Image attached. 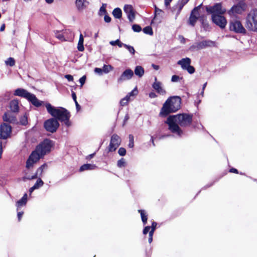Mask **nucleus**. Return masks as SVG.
<instances>
[{
    "mask_svg": "<svg viewBox=\"0 0 257 257\" xmlns=\"http://www.w3.org/2000/svg\"><path fill=\"white\" fill-rule=\"evenodd\" d=\"M59 125L58 121L54 118H51L47 119L44 123V126L46 130L52 133L56 132Z\"/></svg>",
    "mask_w": 257,
    "mask_h": 257,
    "instance_id": "obj_10",
    "label": "nucleus"
},
{
    "mask_svg": "<svg viewBox=\"0 0 257 257\" xmlns=\"http://www.w3.org/2000/svg\"><path fill=\"white\" fill-rule=\"evenodd\" d=\"M112 15L116 19L121 18L122 16V12L121 9L118 8H115L112 12Z\"/></svg>",
    "mask_w": 257,
    "mask_h": 257,
    "instance_id": "obj_29",
    "label": "nucleus"
},
{
    "mask_svg": "<svg viewBox=\"0 0 257 257\" xmlns=\"http://www.w3.org/2000/svg\"><path fill=\"white\" fill-rule=\"evenodd\" d=\"M10 107L11 110L14 112H18L19 109V101L18 100H13L10 102Z\"/></svg>",
    "mask_w": 257,
    "mask_h": 257,
    "instance_id": "obj_24",
    "label": "nucleus"
},
{
    "mask_svg": "<svg viewBox=\"0 0 257 257\" xmlns=\"http://www.w3.org/2000/svg\"><path fill=\"white\" fill-rule=\"evenodd\" d=\"M134 72L131 69H126L117 79V82L120 83L123 81L130 80L134 76Z\"/></svg>",
    "mask_w": 257,
    "mask_h": 257,
    "instance_id": "obj_17",
    "label": "nucleus"
},
{
    "mask_svg": "<svg viewBox=\"0 0 257 257\" xmlns=\"http://www.w3.org/2000/svg\"><path fill=\"white\" fill-rule=\"evenodd\" d=\"M65 33L66 32H58L56 34V37L61 41H65L67 40V39L65 37Z\"/></svg>",
    "mask_w": 257,
    "mask_h": 257,
    "instance_id": "obj_31",
    "label": "nucleus"
},
{
    "mask_svg": "<svg viewBox=\"0 0 257 257\" xmlns=\"http://www.w3.org/2000/svg\"><path fill=\"white\" fill-rule=\"evenodd\" d=\"M124 45H126V44H124L122 42H121L119 40V42H118V44H117V46L119 47H124Z\"/></svg>",
    "mask_w": 257,
    "mask_h": 257,
    "instance_id": "obj_60",
    "label": "nucleus"
},
{
    "mask_svg": "<svg viewBox=\"0 0 257 257\" xmlns=\"http://www.w3.org/2000/svg\"><path fill=\"white\" fill-rule=\"evenodd\" d=\"M3 152V150L2 143L0 141V159L2 158V155Z\"/></svg>",
    "mask_w": 257,
    "mask_h": 257,
    "instance_id": "obj_57",
    "label": "nucleus"
},
{
    "mask_svg": "<svg viewBox=\"0 0 257 257\" xmlns=\"http://www.w3.org/2000/svg\"><path fill=\"white\" fill-rule=\"evenodd\" d=\"M5 63L7 65L13 66L15 64V61L13 58L10 57L5 61Z\"/></svg>",
    "mask_w": 257,
    "mask_h": 257,
    "instance_id": "obj_37",
    "label": "nucleus"
},
{
    "mask_svg": "<svg viewBox=\"0 0 257 257\" xmlns=\"http://www.w3.org/2000/svg\"><path fill=\"white\" fill-rule=\"evenodd\" d=\"M246 27L250 31L257 32V9H253L246 18Z\"/></svg>",
    "mask_w": 257,
    "mask_h": 257,
    "instance_id": "obj_6",
    "label": "nucleus"
},
{
    "mask_svg": "<svg viewBox=\"0 0 257 257\" xmlns=\"http://www.w3.org/2000/svg\"><path fill=\"white\" fill-rule=\"evenodd\" d=\"M14 95L27 99L33 105L36 107H40L43 103V101L39 100L34 94L29 92L27 90L23 88L16 89Z\"/></svg>",
    "mask_w": 257,
    "mask_h": 257,
    "instance_id": "obj_5",
    "label": "nucleus"
},
{
    "mask_svg": "<svg viewBox=\"0 0 257 257\" xmlns=\"http://www.w3.org/2000/svg\"><path fill=\"white\" fill-rule=\"evenodd\" d=\"M75 105H76V107L77 110L79 111L80 110V105L78 104L77 101L75 102Z\"/></svg>",
    "mask_w": 257,
    "mask_h": 257,
    "instance_id": "obj_62",
    "label": "nucleus"
},
{
    "mask_svg": "<svg viewBox=\"0 0 257 257\" xmlns=\"http://www.w3.org/2000/svg\"><path fill=\"white\" fill-rule=\"evenodd\" d=\"M157 225V223L156 222H153L152 224V226H150L151 230L155 231Z\"/></svg>",
    "mask_w": 257,
    "mask_h": 257,
    "instance_id": "obj_53",
    "label": "nucleus"
},
{
    "mask_svg": "<svg viewBox=\"0 0 257 257\" xmlns=\"http://www.w3.org/2000/svg\"><path fill=\"white\" fill-rule=\"evenodd\" d=\"M118 42H119V40L117 39L115 41H111L109 42V44L112 45V46H114V45H117V44H118Z\"/></svg>",
    "mask_w": 257,
    "mask_h": 257,
    "instance_id": "obj_55",
    "label": "nucleus"
},
{
    "mask_svg": "<svg viewBox=\"0 0 257 257\" xmlns=\"http://www.w3.org/2000/svg\"><path fill=\"white\" fill-rule=\"evenodd\" d=\"M84 39L83 35L81 34L79 36V41L77 45V49L78 51L82 52L84 50V47L83 46Z\"/></svg>",
    "mask_w": 257,
    "mask_h": 257,
    "instance_id": "obj_28",
    "label": "nucleus"
},
{
    "mask_svg": "<svg viewBox=\"0 0 257 257\" xmlns=\"http://www.w3.org/2000/svg\"><path fill=\"white\" fill-rule=\"evenodd\" d=\"M151 229V227L149 226H146L143 230V234H146Z\"/></svg>",
    "mask_w": 257,
    "mask_h": 257,
    "instance_id": "obj_52",
    "label": "nucleus"
},
{
    "mask_svg": "<svg viewBox=\"0 0 257 257\" xmlns=\"http://www.w3.org/2000/svg\"><path fill=\"white\" fill-rule=\"evenodd\" d=\"M121 143L120 138L116 134H113L110 139V142L108 146V151L113 152L119 147Z\"/></svg>",
    "mask_w": 257,
    "mask_h": 257,
    "instance_id": "obj_12",
    "label": "nucleus"
},
{
    "mask_svg": "<svg viewBox=\"0 0 257 257\" xmlns=\"http://www.w3.org/2000/svg\"><path fill=\"white\" fill-rule=\"evenodd\" d=\"M229 29L236 33L245 34L246 30L240 21L235 19H231L229 23Z\"/></svg>",
    "mask_w": 257,
    "mask_h": 257,
    "instance_id": "obj_9",
    "label": "nucleus"
},
{
    "mask_svg": "<svg viewBox=\"0 0 257 257\" xmlns=\"http://www.w3.org/2000/svg\"><path fill=\"white\" fill-rule=\"evenodd\" d=\"M132 29L135 32H140L142 31L141 26L137 24H134L132 26Z\"/></svg>",
    "mask_w": 257,
    "mask_h": 257,
    "instance_id": "obj_42",
    "label": "nucleus"
},
{
    "mask_svg": "<svg viewBox=\"0 0 257 257\" xmlns=\"http://www.w3.org/2000/svg\"><path fill=\"white\" fill-rule=\"evenodd\" d=\"M117 165L119 168H122L125 167V161L123 158H121L117 161Z\"/></svg>",
    "mask_w": 257,
    "mask_h": 257,
    "instance_id": "obj_39",
    "label": "nucleus"
},
{
    "mask_svg": "<svg viewBox=\"0 0 257 257\" xmlns=\"http://www.w3.org/2000/svg\"><path fill=\"white\" fill-rule=\"evenodd\" d=\"M179 39L181 43H184V44L185 43L186 39L182 36H179Z\"/></svg>",
    "mask_w": 257,
    "mask_h": 257,
    "instance_id": "obj_56",
    "label": "nucleus"
},
{
    "mask_svg": "<svg viewBox=\"0 0 257 257\" xmlns=\"http://www.w3.org/2000/svg\"><path fill=\"white\" fill-rule=\"evenodd\" d=\"M94 71L95 73H97L99 75H102V73L103 72L102 69L99 68H95Z\"/></svg>",
    "mask_w": 257,
    "mask_h": 257,
    "instance_id": "obj_46",
    "label": "nucleus"
},
{
    "mask_svg": "<svg viewBox=\"0 0 257 257\" xmlns=\"http://www.w3.org/2000/svg\"><path fill=\"white\" fill-rule=\"evenodd\" d=\"M86 80V76H83L79 79V82L81 83V86L84 84Z\"/></svg>",
    "mask_w": 257,
    "mask_h": 257,
    "instance_id": "obj_48",
    "label": "nucleus"
},
{
    "mask_svg": "<svg viewBox=\"0 0 257 257\" xmlns=\"http://www.w3.org/2000/svg\"><path fill=\"white\" fill-rule=\"evenodd\" d=\"M72 96L73 99L74 101V102L77 101V100H76V95L75 92H72Z\"/></svg>",
    "mask_w": 257,
    "mask_h": 257,
    "instance_id": "obj_61",
    "label": "nucleus"
},
{
    "mask_svg": "<svg viewBox=\"0 0 257 257\" xmlns=\"http://www.w3.org/2000/svg\"><path fill=\"white\" fill-rule=\"evenodd\" d=\"M189 0H179L176 6V9H177V12L176 14V17L179 15L181 11L182 8L184 6L185 4H186Z\"/></svg>",
    "mask_w": 257,
    "mask_h": 257,
    "instance_id": "obj_23",
    "label": "nucleus"
},
{
    "mask_svg": "<svg viewBox=\"0 0 257 257\" xmlns=\"http://www.w3.org/2000/svg\"><path fill=\"white\" fill-rule=\"evenodd\" d=\"M97 167L94 164H84L80 167L79 170L80 172H83L86 170H92L96 168Z\"/></svg>",
    "mask_w": 257,
    "mask_h": 257,
    "instance_id": "obj_25",
    "label": "nucleus"
},
{
    "mask_svg": "<svg viewBox=\"0 0 257 257\" xmlns=\"http://www.w3.org/2000/svg\"><path fill=\"white\" fill-rule=\"evenodd\" d=\"M3 119L5 121L14 122L16 120L15 117L12 115L10 112H6L3 116Z\"/></svg>",
    "mask_w": 257,
    "mask_h": 257,
    "instance_id": "obj_26",
    "label": "nucleus"
},
{
    "mask_svg": "<svg viewBox=\"0 0 257 257\" xmlns=\"http://www.w3.org/2000/svg\"><path fill=\"white\" fill-rule=\"evenodd\" d=\"M138 93V91L137 87H135L131 92L128 93L126 96L128 97L127 98L130 100L131 96H136Z\"/></svg>",
    "mask_w": 257,
    "mask_h": 257,
    "instance_id": "obj_34",
    "label": "nucleus"
},
{
    "mask_svg": "<svg viewBox=\"0 0 257 257\" xmlns=\"http://www.w3.org/2000/svg\"><path fill=\"white\" fill-rule=\"evenodd\" d=\"M21 122L22 124L25 125L27 123V119L25 116H24L21 119Z\"/></svg>",
    "mask_w": 257,
    "mask_h": 257,
    "instance_id": "obj_50",
    "label": "nucleus"
},
{
    "mask_svg": "<svg viewBox=\"0 0 257 257\" xmlns=\"http://www.w3.org/2000/svg\"><path fill=\"white\" fill-rule=\"evenodd\" d=\"M181 99L179 96H174L169 98L163 104L160 113V115L166 116L174 112L181 107Z\"/></svg>",
    "mask_w": 257,
    "mask_h": 257,
    "instance_id": "obj_4",
    "label": "nucleus"
},
{
    "mask_svg": "<svg viewBox=\"0 0 257 257\" xmlns=\"http://www.w3.org/2000/svg\"><path fill=\"white\" fill-rule=\"evenodd\" d=\"M104 20L106 23H109L111 21V19L108 15L105 14Z\"/></svg>",
    "mask_w": 257,
    "mask_h": 257,
    "instance_id": "obj_49",
    "label": "nucleus"
},
{
    "mask_svg": "<svg viewBox=\"0 0 257 257\" xmlns=\"http://www.w3.org/2000/svg\"><path fill=\"white\" fill-rule=\"evenodd\" d=\"M12 132L11 126L7 123H4L0 125V139H7L10 136Z\"/></svg>",
    "mask_w": 257,
    "mask_h": 257,
    "instance_id": "obj_13",
    "label": "nucleus"
},
{
    "mask_svg": "<svg viewBox=\"0 0 257 257\" xmlns=\"http://www.w3.org/2000/svg\"><path fill=\"white\" fill-rule=\"evenodd\" d=\"M246 9V5L244 3H239L236 5L233 6L228 11L227 14L231 19H236L238 15H241Z\"/></svg>",
    "mask_w": 257,
    "mask_h": 257,
    "instance_id": "obj_7",
    "label": "nucleus"
},
{
    "mask_svg": "<svg viewBox=\"0 0 257 257\" xmlns=\"http://www.w3.org/2000/svg\"><path fill=\"white\" fill-rule=\"evenodd\" d=\"M154 231H154V230H151L149 231V237H153V234H154Z\"/></svg>",
    "mask_w": 257,
    "mask_h": 257,
    "instance_id": "obj_64",
    "label": "nucleus"
},
{
    "mask_svg": "<svg viewBox=\"0 0 257 257\" xmlns=\"http://www.w3.org/2000/svg\"><path fill=\"white\" fill-rule=\"evenodd\" d=\"M128 138H129V143L128 144V147L130 148H133L134 146V136L132 135H130L128 136Z\"/></svg>",
    "mask_w": 257,
    "mask_h": 257,
    "instance_id": "obj_38",
    "label": "nucleus"
},
{
    "mask_svg": "<svg viewBox=\"0 0 257 257\" xmlns=\"http://www.w3.org/2000/svg\"><path fill=\"white\" fill-rule=\"evenodd\" d=\"M182 79V78L180 77L179 76H178L177 75H174L172 76L171 81L173 82H176L180 81Z\"/></svg>",
    "mask_w": 257,
    "mask_h": 257,
    "instance_id": "obj_43",
    "label": "nucleus"
},
{
    "mask_svg": "<svg viewBox=\"0 0 257 257\" xmlns=\"http://www.w3.org/2000/svg\"><path fill=\"white\" fill-rule=\"evenodd\" d=\"M48 166L46 164H44L41 167H40L37 170L36 173L30 178V179H36L38 176H41L44 169H46ZM30 179V177L28 178Z\"/></svg>",
    "mask_w": 257,
    "mask_h": 257,
    "instance_id": "obj_22",
    "label": "nucleus"
},
{
    "mask_svg": "<svg viewBox=\"0 0 257 257\" xmlns=\"http://www.w3.org/2000/svg\"><path fill=\"white\" fill-rule=\"evenodd\" d=\"M124 48H125L132 55L135 54L136 51L134 48L133 46L126 45H124Z\"/></svg>",
    "mask_w": 257,
    "mask_h": 257,
    "instance_id": "obj_40",
    "label": "nucleus"
},
{
    "mask_svg": "<svg viewBox=\"0 0 257 257\" xmlns=\"http://www.w3.org/2000/svg\"><path fill=\"white\" fill-rule=\"evenodd\" d=\"M212 20L214 23L222 29L225 28L227 23L225 18L222 15L212 14Z\"/></svg>",
    "mask_w": 257,
    "mask_h": 257,
    "instance_id": "obj_14",
    "label": "nucleus"
},
{
    "mask_svg": "<svg viewBox=\"0 0 257 257\" xmlns=\"http://www.w3.org/2000/svg\"><path fill=\"white\" fill-rule=\"evenodd\" d=\"M118 154L121 156H124L126 154V150L124 148H120L118 151Z\"/></svg>",
    "mask_w": 257,
    "mask_h": 257,
    "instance_id": "obj_44",
    "label": "nucleus"
},
{
    "mask_svg": "<svg viewBox=\"0 0 257 257\" xmlns=\"http://www.w3.org/2000/svg\"><path fill=\"white\" fill-rule=\"evenodd\" d=\"M163 13V11L157 8H155V14L156 15H160Z\"/></svg>",
    "mask_w": 257,
    "mask_h": 257,
    "instance_id": "obj_54",
    "label": "nucleus"
},
{
    "mask_svg": "<svg viewBox=\"0 0 257 257\" xmlns=\"http://www.w3.org/2000/svg\"><path fill=\"white\" fill-rule=\"evenodd\" d=\"M23 214H24V212L18 211L17 216H18V218L19 221H21Z\"/></svg>",
    "mask_w": 257,
    "mask_h": 257,
    "instance_id": "obj_47",
    "label": "nucleus"
},
{
    "mask_svg": "<svg viewBox=\"0 0 257 257\" xmlns=\"http://www.w3.org/2000/svg\"><path fill=\"white\" fill-rule=\"evenodd\" d=\"M106 4H103L102 6L100 7L99 12H98V15L99 16H102L103 14L105 15L106 14L107 12L106 11Z\"/></svg>",
    "mask_w": 257,
    "mask_h": 257,
    "instance_id": "obj_35",
    "label": "nucleus"
},
{
    "mask_svg": "<svg viewBox=\"0 0 257 257\" xmlns=\"http://www.w3.org/2000/svg\"><path fill=\"white\" fill-rule=\"evenodd\" d=\"M36 190V189L34 187V186L32 187L31 188H30L29 189V193H30V195H31L32 193L35 190Z\"/></svg>",
    "mask_w": 257,
    "mask_h": 257,
    "instance_id": "obj_63",
    "label": "nucleus"
},
{
    "mask_svg": "<svg viewBox=\"0 0 257 257\" xmlns=\"http://www.w3.org/2000/svg\"><path fill=\"white\" fill-rule=\"evenodd\" d=\"M206 11L207 12L212 14V15H222L226 12L225 9H222L221 5L219 3L216 4L212 7H207Z\"/></svg>",
    "mask_w": 257,
    "mask_h": 257,
    "instance_id": "obj_15",
    "label": "nucleus"
},
{
    "mask_svg": "<svg viewBox=\"0 0 257 257\" xmlns=\"http://www.w3.org/2000/svg\"><path fill=\"white\" fill-rule=\"evenodd\" d=\"M199 8L200 6L195 7L191 12L189 20V23L192 26H194L195 25L197 20H198L199 15L198 12Z\"/></svg>",
    "mask_w": 257,
    "mask_h": 257,
    "instance_id": "obj_18",
    "label": "nucleus"
},
{
    "mask_svg": "<svg viewBox=\"0 0 257 257\" xmlns=\"http://www.w3.org/2000/svg\"><path fill=\"white\" fill-rule=\"evenodd\" d=\"M46 108L48 112L56 119L63 123L67 127L71 125L70 121V113L66 109L62 107H55L50 103H47L45 104Z\"/></svg>",
    "mask_w": 257,
    "mask_h": 257,
    "instance_id": "obj_3",
    "label": "nucleus"
},
{
    "mask_svg": "<svg viewBox=\"0 0 257 257\" xmlns=\"http://www.w3.org/2000/svg\"><path fill=\"white\" fill-rule=\"evenodd\" d=\"M113 69V67L110 65H104L102 67V70L105 73H108Z\"/></svg>",
    "mask_w": 257,
    "mask_h": 257,
    "instance_id": "obj_32",
    "label": "nucleus"
},
{
    "mask_svg": "<svg viewBox=\"0 0 257 257\" xmlns=\"http://www.w3.org/2000/svg\"><path fill=\"white\" fill-rule=\"evenodd\" d=\"M128 97H124V98H122L120 101V104L121 106H125L126 105L128 102L129 101L130 99L127 98Z\"/></svg>",
    "mask_w": 257,
    "mask_h": 257,
    "instance_id": "obj_41",
    "label": "nucleus"
},
{
    "mask_svg": "<svg viewBox=\"0 0 257 257\" xmlns=\"http://www.w3.org/2000/svg\"><path fill=\"white\" fill-rule=\"evenodd\" d=\"M149 97L151 98H155L157 97V95L155 93L152 92L150 93Z\"/></svg>",
    "mask_w": 257,
    "mask_h": 257,
    "instance_id": "obj_58",
    "label": "nucleus"
},
{
    "mask_svg": "<svg viewBox=\"0 0 257 257\" xmlns=\"http://www.w3.org/2000/svg\"><path fill=\"white\" fill-rule=\"evenodd\" d=\"M52 141L46 139L40 144L34 151L26 162V168L29 169L33 165L37 162L41 158L43 157L47 153H49L52 146Z\"/></svg>",
    "mask_w": 257,
    "mask_h": 257,
    "instance_id": "obj_2",
    "label": "nucleus"
},
{
    "mask_svg": "<svg viewBox=\"0 0 257 257\" xmlns=\"http://www.w3.org/2000/svg\"><path fill=\"white\" fill-rule=\"evenodd\" d=\"M123 10L126 14L129 21L131 23L133 22L135 19V11L133 6L131 5H125L124 6Z\"/></svg>",
    "mask_w": 257,
    "mask_h": 257,
    "instance_id": "obj_16",
    "label": "nucleus"
},
{
    "mask_svg": "<svg viewBox=\"0 0 257 257\" xmlns=\"http://www.w3.org/2000/svg\"><path fill=\"white\" fill-rule=\"evenodd\" d=\"M89 2L86 0H76L75 5L79 11H82L85 9L89 5Z\"/></svg>",
    "mask_w": 257,
    "mask_h": 257,
    "instance_id": "obj_20",
    "label": "nucleus"
},
{
    "mask_svg": "<svg viewBox=\"0 0 257 257\" xmlns=\"http://www.w3.org/2000/svg\"><path fill=\"white\" fill-rule=\"evenodd\" d=\"M27 194L25 193L21 199L17 201L16 206L17 207V211H19L22 207L26 205L27 202Z\"/></svg>",
    "mask_w": 257,
    "mask_h": 257,
    "instance_id": "obj_21",
    "label": "nucleus"
},
{
    "mask_svg": "<svg viewBox=\"0 0 257 257\" xmlns=\"http://www.w3.org/2000/svg\"><path fill=\"white\" fill-rule=\"evenodd\" d=\"M44 184V182L42 181V180L41 178H39L35 184L34 185V187L36 189H38L40 188L41 187H42Z\"/></svg>",
    "mask_w": 257,
    "mask_h": 257,
    "instance_id": "obj_33",
    "label": "nucleus"
},
{
    "mask_svg": "<svg viewBox=\"0 0 257 257\" xmlns=\"http://www.w3.org/2000/svg\"><path fill=\"white\" fill-rule=\"evenodd\" d=\"M65 77L69 81H72L73 80V77L69 74H67L65 75Z\"/></svg>",
    "mask_w": 257,
    "mask_h": 257,
    "instance_id": "obj_51",
    "label": "nucleus"
},
{
    "mask_svg": "<svg viewBox=\"0 0 257 257\" xmlns=\"http://www.w3.org/2000/svg\"><path fill=\"white\" fill-rule=\"evenodd\" d=\"M155 82L153 84V88L160 94L165 95L166 93L165 90L162 87V84L159 81H157L156 77Z\"/></svg>",
    "mask_w": 257,
    "mask_h": 257,
    "instance_id": "obj_19",
    "label": "nucleus"
},
{
    "mask_svg": "<svg viewBox=\"0 0 257 257\" xmlns=\"http://www.w3.org/2000/svg\"><path fill=\"white\" fill-rule=\"evenodd\" d=\"M213 47H216V43L210 40H206L194 43L190 47V49L194 51Z\"/></svg>",
    "mask_w": 257,
    "mask_h": 257,
    "instance_id": "obj_8",
    "label": "nucleus"
},
{
    "mask_svg": "<svg viewBox=\"0 0 257 257\" xmlns=\"http://www.w3.org/2000/svg\"><path fill=\"white\" fill-rule=\"evenodd\" d=\"M134 72L137 76L142 77L144 74V70L142 66H137L135 69Z\"/></svg>",
    "mask_w": 257,
    "mask_h": 257,
    "instance_id": "obj_27",
    "label": "nucleus"
},
{
    "mask_svg": "<svg viewBox=\"0 0 257 257\" xmlns=\"http://www.w3.org/2000/svg\"><path fill=\"white\" fill-rule=\"evenodd\" d=\"M191 60L189 58H182L177 62V64L180 65L182 69L187 70L189 74H193L195 72V68L191 66Z\"/></svg>",
    "mask_w": 257,
    "mask_h": 257,
    "instance_id": "obj_11",
    "label": "nucleus"
},
{
    "mask_svg": "<svg viewBox=\"0 0 257 257\" xmlns=\"http://www.w3.org/2000/svg\"><path fill=\"white\" fill-rule=\"evenodd\" d=\"M192 114L187 113H180L177 115L169 116L165 123L168 125V129L171 133L178 137H181L183 134L181 127L189 126L192 121Z\"/></svg>",
    "mask_w": 257,
    "mask_h": 257,
    "instance_id": "obj_1",
    "label": "nucleus"
},
{
    "mask_svg": "<svg viewBox=\"0 0 257 257\" xmlns=\"http://www.w3.org/2000/svg\"><path fill=\"white\" fill-rule=\"evenodd\" d=\"M33 175H30L28 173L25 172V174L24 177L22 178V180L24 181H25L26 180H32L33 179H29L28 178H31Z\"/></svg>",
    "mask_w": 257,
    "mask_h": 257,
    "instance_id": "obj_45",
    "label": "nucleus"
},
{
    "mask_svg": "<svg viewBox=\"0 0 257 257\" xmlns=\"http://www.w3.org/2000/svg\"><path fill=\"white\" fill-rule=\"evenodd\" d=\"M143 32L145 34L152 35L153 34V32L152 28L150 26L146 27L143 29Z\"/></svg>",
    "mask_w": 257,
    "mask_h": 257,
    "instance_id": "obj_36",
    "label": "nucleus"
},
{
    "mask_svg": "<svg viewBox=\"0 0 257 257\" xmlns=\"http://www.w3.org/2000/svg\"><path fill=\"white\" fill-rule=\"evenodd\" d=\"M229 172L231 173H236V174H237L238 173V170L235 168L230 169L229 170Z\"/></svg>",
    "mask_w": 257,
    "mask_h": 257,
    "instance_id": "obj_59",
    "label": "nucleus"
},
{
    "mask_svg": "<svg viewBox=\"0 0 257 257\" xmlns=\"http://www.w3.org/2000/svg\"><path fill=\"white\" fill-rule=\"evenodd\" d=\"M138 211L141 214L142 220L144 225H145L147 222L148 215L144 210H139Z\"/></svg>",
    "mask_w": 257,
    "mask_h": 257,
    "instance_id": "obj_30",
    "label": "nucleus"
}]
</instances>
